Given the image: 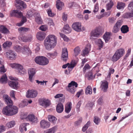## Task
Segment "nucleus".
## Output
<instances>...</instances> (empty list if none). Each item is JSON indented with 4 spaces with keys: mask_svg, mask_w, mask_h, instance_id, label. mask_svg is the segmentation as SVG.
I'll list each match as a JSON object with an SVG mask.
<instances>
[{
    "mask_svg": "<svg viewBox=\"0 0 133 133\" xmlns=\"http://www.w3.org/2000/svg\"><path fill=\"white\" fill-rule=\"evenodd\" d=\"M57 38L54 35L48 36L44 41V44L46 49L50 50L56 46L57 43Z\"/></svg>",
    "mask_w": 133,
    "mask_h": 133,
    "instance_id": "nucleus-1",
    "label": "nucleus"
},
{
    "mask_svg": "<svg viewBox=\"0 0 133 133\" xmlns=\"http://www.w3.org/2000/svg\"><path fill=\"white\" fill-rule=\"evenodd\" d=\"M10 15L12 16L16 17L18 18H20L22 17L21 21L16 24V25L19 26H21L24 23L27 21L26 17L23 16L22 13L18 10L11 11L10 13Z\"/></svg>",
    "mask_w": 133,
    "mask_h": 133,
    "instance_id": "nucleus-2",
    "label": "nucleus"
},
{
    "mask_svg": "<svg viewBox=\"0 0 133 133\" xmlns=\"http://www.w3.org/2000/svg\"><path fill=\"white\" fill-rule=\"evenodd\" d=\"M18 108L16 106L8 105L3 108L2 112L5 115L12 116L16 114L18 112Z\"/></svg>",
    "mask_w": 133,
    "mask_h": 133,
    "instance_id": "nucleus-3",
    "label": "nucleus"
},
{
    "mask_svg": "<svg viewBox=\"0 0 133 133\" xmlns=\"http://www.w3.org/2000/svg\"><path fill=\"white\" fill-rule=\"evenodd\" d=\"M10 66L12 68L17 69L18 74L22 75L26 73V70L23 68L22 65L19 64L11 63L10 64Z\"/></svg>",
    "mask_w": 133,
    "mask_h": 133,
    "instance_id": "nucleus-4",
    "label": "nucleus"
},
{
    "mask_svg": "<svg viewBox=\"0 0 133 133\" xmlns=\"http://www.w3.org/2000/svg\"><path fill=\"white\" fill-rule=\"evenodd\" d=\"M35 61L36 63L42 65H46L49 63V59L43 56L36 57L35 59Z\"/></svg>",
    "mask_w": 133,
    "mask_h": 133,
    "instance_id": "nucleus-5",
    "label": "nucleus"
},
{
    "mask_svg": "<svg viewBox=\"0 0 133 133\" xmlns=\"http://www.w3.org/2000/svg\"><path fill=\"white\" fill-rule=\"evenodd\" d=\"M124 53V50L123 49L117 50L112 58V61L115 62L118 60L123 55Z\"/></svg>",
    "mask_w": 133,
    "mask_h": 133,
    "instance_id": "nucleus-6",
    "label": "nucleus"
},
{
    "mask_svg": "<svg viewBox=\"0 0 133 133\" xmlns=\"http://www.w3.org/2000/svg\"><path fill=\"white\" fill-rule=\"evenodd\" d=\"M78 85L77 83L74 81H72L68 84V90L71 93L74 94L75 91V89L73 87L74 86L76 88L77 87Z\"/></svg>",
    "mask_w": 133,
    "mask_h": 133,
    "instance_id": "nucleus-7",
    "label": "nucleus"
},
{
    "mask_svg": "<svg viewBox=\"0 0 133 133\" xmlns=\"http://www.w3.org/2000/svg\"><path fill=\"white\" fill-rule=\"evenodd\" d=\"M101 35L100 29L98 28H96L91 32V37L92 38L98 37Z\"/></svg>",
    "mask_w": 133,
    "mask_h": 133,
    "instance_id": "nucleus-8",
    "label": "nucleus"
},
{
    "mask_svg": "<svg viewBox=\"0 0 133 133\" xmlns=\"http://www.w3.org/2000/svg\"><path fill=\"white\" fill-rule=\"evenodd\" d=\"M37 91L33 90H29L26 93V97L28 98H34L37 96Z\"/></svg>",
    "mask_w": 133,
    "mask_h": 133,
    "instance_id": "nucleus-9",
    "label": "nucleus"
},
{
    "mask_svg": "<svg viewBox=\"0 0 133 133\" xmlns=\"http://www.w3.org/2000/svg\"><path fill=\"white\" fill-rule=\"evenodd\" d=\"M50 125V123L45 120H42L40 122L41 127L43 129H46L49 128Z\"/></svg>",
    "mask_w": 133,
    "mask_h": 133,
    "instance_id": "nucleus-10",
    "label": "nucleus"
},
{
    "mask_svg": "<svg viewBox=\"0 0 133 133\" xmlns=\"http://www.w3.org/2000/svg\"><path fill=\"white\" fill-rule=\"evenodd\" d=\"M72 26L73 29L76 31L79 32L82 31L81 23L80 22H75L72 24Z\"/></svg>",
    "mask_w": 133,
    "mask_h": 133,
    "instance_id": "nucleus-11",
    "label": "nucleus"
},
{
    "mask_svg": "<svg viewBox=\"0 0 133 133\" xmlns=\"http://www.w3.org/2000/svg\"><path fill=\"white\" fill-rule=\"evenodd\" d=\"M33 37L31 35L28 36L20 35L19 37V40L24 42H27L31 41L32 38Z\"/></svg>",
    "mask_w": 133,
    "mask_h": 133,
    "instance_id": "nucleus-12",
    "label": "nucleus"
},
{
    "mask_svg": "<svg viewBox=\"0 0 133 133\" xmlns=\"http://www.w3.org/2000/svg\"><path fill=\"white\" fill-rule=\"evenodd\" d=\"M68 59V54L67 49L65 48L62 49L61 59L64 61H66Z\"/></svg>",
    "mask_w": 133,
    "mask_h": 133,
    "instance_id": "nucleus-13",
    "label": "nucleus"
},
{
    "mask_svg": "<svg viewBox=\"0 0 133 133\" xmlns=\"http://www.w3.org/2000/svg\"><path fill=\"white\" fill-rule=\"evenodd\" d=\"M39 102L40 104L45 107L49 106L51 104L50 101L47 99H42Z\"/></svg>",
    "mask_w": 133,
    "mask_h": 133,
    "instance_id": "nucleus-14",
    "label": "nucleus"
},
{
    "mask_svg": "<svg viewBox=\"0 0 133 133\" xmlns=\"http://www.w3.org/2000/svg\"><path fill=\"white\" fill-rule=\"evenodd\" d=\"M102 83L101 87L102 89L104 92H106L108 88V82L105 80L101 82Z\"/></svg>",
    "mask_w": 133,
    "mask_h": 133,
    "instance_id": "nucleus-15",
    "label": "nucleus"
},
{
    "mask_svg": "<svg viewBox=\"0 0 133 133\" xmlns=\"http://www.w3.org/2000/svg\"><path fill=\"white\" fill-rule=\"evenodd\" d=\"M28 119L33 123H36L38 122L37 117L33 114L29 115L28 116Z\"/></svg>",
    "mask_w": 133,
    "mask_h": 133,
    "instance_id": "nucleus-16",
    "label": "nucleus"
},
{
    "mask_svg": "<svg viewBox=\"0 0 133 133\" xmlns=\"http://www.w3.org/2000/svg\"><path fill=\"white\" fill-rule=\"evenodd\" d=\"M28 73L29 80L31 82H32L33 81V77L36 73L35 70L34 68L30 69L28 70Z\"/></svg>",
    "mask_w": 133,
    "mask_h": 133,
    "instance_id": "nucleus-17",
    "label": "nucleus"
},
{
    "mask_svg": "<svg viewBox=\"0 0 133 133\" xmlns=\"http://www.w3.org/2000/svg\"><path fill=\"white\" fill-rule=\"evenodd\" d=\"M46 35V34L44 32L40 31L37 33L36 34V37L39 40H43L45 38Z\"/></svg>",
    "mask_w": 133,
    "mask_h": 133,
    "instance_id": "nucleus-18",
    "label": "nucleus"
},
{
    "mask_svg": "<svg viewBox=\"0 0 133 133\" xmlns=\"http://www.w3.org/2000/svg\"><path fill=\"white\" fill-rule=\"evenodd\" d=\"M8 84L11 87L14 89H17L19 87L18 83L16 81H10Z\"/></svg>",
    "mask_w": 133,
    "mask_h": 133,
    "instance_id": "nucleus-19",
    "label": "nucleus"
},
{
    "mask_svg": "<svg viewBox=\"0 0 133 133\" xmlns=\"http://www.w3.org/2000/svg\"><path fill=\"white\" fill-rule=\"evenodd\" d=\"M22 53L24 54H27L28 55H31V51L29 48L26 45H24L21 49Z\"/></svg>",
    "mask_w": 133,
    "mask_h": 133,
    "instance_id": "nucleus-20",
    "label": "nucleus"
},
{
    "mask_svg": "<svg viewBox=\"0 0 133 133\" xmlns=\"http://www.w3.org/2000/svg\"><path fill=\"white\" fill-rule=\"evenodd\" d=\"M6 56L7 58L11 59H13L16 56V55L11 50H9L6 53Z\"/></svg>",
    "mask_w": 133,
    "mask_h": 133,
    "instance_id": "nucleus-21",
    "label": "nucleus"
},
{
    "mask_svg": "<svg viewBox=\"0 0 133 133\" xmlns=\"http://www.w3.org/2000/svg\"><path fill=\"white\" fill-rule=\"evenodd\" d=\"M4 100L6 102L9 106H12L13 105L12 102L9 96L6 95L3 96Z\"/></svg>",
    "mask_w": 133,
    "mask_h": 133,
    "instance_id": "nucleus-22",
    "label": "nucleus"
},
{
    "mask_svg": "<svg viewBox=\"0 0 133 133\" xmlns=\"http://www.w3.org/2000/svg\"><path fill=\"white\" fill-rule=\"evenodd\" d=\"M91 45L90 44H88L86 46L85 49L82 51V55L85 56L87 54L90 50Z\"/></svg>",
    "mask_w": 133,
    "mask_h": 133,
    "instance_id": "nucleus-23",
    "label": "nucleus"
},
{
    "mask_svg": "<svg viewBox=\"0 0 133 133\" xmlns=\"http://www.w3.org/2000/svg\"><path fill=\"white\" fill-rule=\"evenodd\" d=\"M57 53L56 51L54 53H47L46 54V56L49 59H52L55 58L57 55Z\"/></svg>",
    "mask_w": 133,
    "mask_h": 133,
    "instance_id": "nucleus-24",
    "label": "nucleus"
},
{
    "mask_svg": "<svg viewBox=\"0 0 133 133\" xmlns=\"http://www.w3.org/2000/svg\"><path fill=\"white\" fill-rule=\"evenodd\" d=\"M111 36V32H106L103 36V38L106 43H107L109 40Z\"/></svg>",
    "mask_w": 133,
    "mask_h": 133,
    "instance_id": "nucleus-25",
    "label": "nucleus"
},
{
    "mask_svg": "<svg viewBox=\"0 0 133 133\" xmlns=\"http://www.w3.org/2000/svg\"><path fill=\"white\" fill-rule=\"evenodd\" d=\"M123 18L125 19H128L133 17V13L131 12H127L124 13L122 15Z\"/></svg>",
    "mask_w": 133,
    "mask_h": 133,
    "instance_id": "nucleus-26",
    "label": "nucleus"
},
{
    "mask_svg": "<svg viewBox=\"0 0 133 133\" xmlns=\"http://www.w3.org/2000/svg\"><path fill=\"white\" fill-rule=\"evenodd\" d=\"M29 123H23L21 124L19 127V130L21 132H24L26 131L27 128L26 126L27 125H29Z\"/></svg>",
    "mask_w": 133,
    "mask_h": 133,
    "instance_id": "nucleus-27",
    "label": "nucleus"
},
{
    "mask_svg": "<svg viewBox=\"0 0 133 133\" xmlns=\"http://www.w3.org/2000/svg\"><path fill=\"white\" fill-rule=\"evenodd\" d=\"M64 109L63 106L62 104L59 103L57 105L56 107V111L59 113L62 112Z\"/></svg>",
    "mask_w": 133,
    "mask_h": 133,
    "instance_id": "nucleus-28",
    "label": "nucleus"
},
{
    "mask_svg": "<svg viewBox=\"0 0 133 133\" xmlns=\"http://www.w3.org/2000/svg\"><path fill=\"white\" fill-rule=\"evenodd\" d=\"M37 13H38L36 11L34 10H29L27 13V15L29 17H30L32 16H34L35 17L37 15Z\"/></svg>",
    "mask_w": 133,
    "mask_h": 133,
    "instance_id": "nucleus-29",
    "label": "nucleus"
},
{
    "mask_svg": "<svg viewBox=\"0 0 133 133\" xmlns=\"http://www.w3.org/2000/svg\"><path fill=\"white\" fill-rule=\"evenodd\" d=\"M48 119L49 121L54 125L56 123L57 119L55 117L51 115H49L48 116Z\"/></svg>",
    "mask_w": 133,
    "mask_h": 133,
    "instance_id": "nucleus-30",
    "label": "nucleus"
},
{
    "mask_svg": "<svg viewBox=\"0 0 133 133\" xmlns=\"http://www.w3.org/2000/svg\"><path fill=\"white\" fill-rule=\"evenodd\" d=\"M15 124V121L14 120H12L8 122L6 124V126L9 128H10L14 127Z\"/></svg>",
    "mask_w": 133,
    "mask_h": 133,
    "instance_id": "nucleus-31",
    "label": "nucleus"
},
{
    "mask_svg": "<svg viewBox=\"0 0 133 133\" xmlns=\"http://www.w3.org/2000/svg\"><path fill=\"white\" fill-rule=\"evenodd\" d=\"M121 30L122 33H126L129 31V28L127 25H123L121 28Z\"/></svg>",
    "mask_w": 133,
    "mask_h": 133,
    "instance_id": "nucleus-32",
    "label": "nucleus"
},
{
    "mask_svg": "<svg viewBox=\"0 0 133 133\" xmlns=\"http://www.w3.org/2000/svg\"><path fill=\"white\" fill-rule=\"evenodd\" d=\"M72 108V104L71 103H67L65 107V111L67 113H69L70 111Z\"/></svg>",
    "mask_w": 133,
    "mask_h": 133,
    "instance_id": "nucleus-33",
    "label": "nucleus"
},
{
    "mask_svg": "<svg viewBox=\"0 0 133 133\" xmlns=\"http://www.w3.org/2000/svg\"><path fill=\"white\" fill-rule=\"evenodd\" d=\"M57 129V127L55 126L52 128L47 130L44 133H55Z\"/></svg>",
    "mask_w": 133,
    "mask_h": 133,
    "instance_id": "nucleus-34",
    "label": "nucleus"
},
{
    "mask_svg": "<svg viewBox=\"0 0 133 133\" xmlns=\"http://www.w3.org/2000/svg\"><path fill=\"white\" fill-rule=\"evenodd\" d=\"M0 31L4 34H8L9 33L8 29L6 27L3 25L0 27Z\"/></svg>",
    "mask_w": 133,
    "mask_h": 133,
    "instance_id": "nucleus-35",
    "label": "nucleus"
},
{
    "mask_svg": "<svg viewBox=\"0 0 133 133\" xmlns=\"http://www.w3.org/2000/svg\"><path fill=\"white\" fill-rule=\"evenodd\" d=\"M96 44L98 46L99 49L102 48L104 45V43L101 39H98L95 41Z\"/></svg>",
    "mask_w": 133,
    "mask_h": 133,
    "instance_id": "nucleus-36",
    "label": "nucleus"
},
{
    "mask_svg": "<svg viewBox=\"0 0 133 133\" xmlns=\"http://www.w3.org/2000/svg\"><path fill=\"white\" fill-rule=\"evenodd\" d=\"M63 31L66 33H69L71 32V29L70 28L68 24H66L64 26Z\"/></svg>",
    "mask_w": 133,
    "mask_h": 133,
    "instance_id": "nucleus-37",
    "label": "nucleus"
},
{
    "mask_svg": "<svg viewBox=\"0 0 133 133\" xmlns=\"http://www.w3.org/2000/svg\"><path fill=\"white\" fill-rule=\"evenodd\" d=\"M16 3L19 5L22 6L23 8H25L26 5L25 3L21 0H16Z\"/></svg>",
    "mask_w": 133,
    "mask_h": 133,
    "instance_id": "nucleus-38",
    "label": "nucleus"
},
{
    "mask_svg": "<svg viewBox=\"0 0 133 133\" xmlns=\"http://www.w3.org/2000/svg\"><path fill=\"white\" fill-rule=\"evenodd\" d=\"M64 5L63 3L61 2L60 0H58L56 2V4L57 9L59 10H61L62 7Z\"/></svg>",
    "mask_w": 133,
    "mask_h": 133,
    "instance_id": "nucleus-39",
    "label": "nucleus"
},
{
    "mask_svg": "<svg viewBox=\"0 0 133 133\" xmlns=\"http://www.w3.org/2000/svg\"><path fill=\"white\" fill-rule=\"evenodd\" d=\"M37 16L35 17V20L36 22L39 24H41L42 23V21L39 16L38 13H37L36 15Z\"/></svg>",
    "mask_w": 133,
    "mask_h": 133,
    "instance_id": "nucleus-40",
    "label": "nucleus"
},
{
    "mask_svg": "<svg viewBox=\"0 0 133 133\" xmlns=\"http://www.w3.org/2000/svg\"><path fill=\"white\" fill-rule=\"evenodd\" d=\"M114 4L113 2L111 0L110 1V2L107 4L106 5V8L107 10H110L112 8Z\"/></svg>",
    "mask_w": 133,
    "mask_h": 133,
    "instance_id": "nucleus-41",
    "label": "nucleus"
},
{
    "mask_svg": "<svg viewBox=\"0 0 133 133\" xmlns=\"http://www.w3.org/2000/svg\"><path fill=\"white\" fill-rule=\"evenodd\" d=\"M7 77L5 74H4L1 78L0 79V82L1 83H5L7 81Z\"/></svg>",
    "mask_w": 133,
    "mask_h": 133,
    "instance_id": "nucleus-42",
    "label": "nucleus"
},
{
    "mask_svg": "<svg viewBox=\"0 0 133 133\" xmlns=\"http://www.w3.org/2000/svg\"><path fill=\"white\" fill-rule=\"evenodd\" d=\"M92 93V90L91 87L90 86H88L85 89L86 94L87 95H91Z\"/></svg>",
    "mask_w": 133,
    "mask_h": 133,
    "instance_id": "nucleus-43",
    "label": "nucleus"
},
{
    "mask_svg": "<svg viewBox=\"0 0 133 133\" xmlns=\"http://www.w3.org/2000/svg\"><path fill=\"white\" fill-rule=\"evenodd\" d=\"M29 30V28L24 27L19 28L18 29V30L19 33L27 32Z\"/></svg>",
    "mask_w": 133,
    "mask_h": 133,
    "instance_id": "nucleus-44",
    "label": "nucleus"
},
{
    "mask_svg": "<svg viewBox=\"0 0 133 133\" xmlns=\"http://www.w3.org/2000/svg\"><path fill=\"white\" fill-rule=\"evenodd\" d=\"M125 6V4L124 3H118L117 6V9L120 10L124 9Z\"/></svg>",
    "mask_w": 133,
    "mask_h": 133,
    "instance_id": "nucleus-45",
    "label": "nucleus"
},
{
    "mask_svg": "<svg viewBox=\"0 0 133 133\" xmlns=\"http://www.w3.org/2000/svg\"><path fill=\"white\" fill-rule=\"evenodd\" d=\"M81 51L80 48L78 47H76L74 49V54L76 56L78 55Z\"/></svg>",
    "mask_w": 133,
    "mask_h": 133,
    "instance_id": "nucleus-46",
    "label": "nucleus"
},
{
    "mask_svg": "<svg viewBox=\"0 0 133 133\" xmlns=\"http://www.w3.org/2000/svg\"><path fill=\"white\" fill-rule=\"evenodd\" d=\"M128 8V9L133 13V1L131 2L129 4Z\"/></svg>",
    "mask_w": 133,
    "mask_h": 133,
    "instance_id": "nucleus-47",
    "label": "nucleus"
},
{
    "mask_svg": "<svg viewBox=\"0 0 133 133\" xmlns=\"http://www.w3.org/2000/svg\"><path fill=\"white\" fill-rule=\"evenodd\" d=\"M12 45V43L9 41H7L5 42L3 44V47L4 48L9 47L11 46Z\"/></svg>",
    "mask_w": 133,
    "mask_h": 133,
    "instance_id": "nucleus-48",
    "label": "nucleus"
},
{
    "mask_svg": "<svg viewBox=\"0 0 133 133\" xmlns=\"http://www.w3.org/2000/svg\"><path fill=\"white\" fill-rule=\"evenodd\" d=\"M75 63L74 62H71L70 64L69 63L68 65V68L69 71L71 70L75 66Z\"/></svg>",
    "mask_w": 133,
    "mask_h": 133,
    "instance_id": "nucleus-49",
    "label": "nucleus"
},
{
    "mask_svg": "<svg viewBox=\"0 0 133 133\" xmlns=\"http://www.w3.org/2000/svg\"><path fill=\"white\" fill-rule=\"evenodd\" d=\"M82 118H80L78 120L75 122V126H77L80 125L82 123Z\"/></svg>",
    "mask_w": 133,
    "mask_h": 133,
    "instance_id": "nucleus-50",
    "label": "nucleus"
},
{
    "mask_svg": "<svg viewBox=\"0 0 133 133\" xmlns=\"http://www.w3.org/2000/svg\"><path fill=\"white\" fill-rule=\"evenodd\" d=\"M94 122L96 125H98L100 122V119L97 116H95L94 118Z\"/></svg>",
    "mask_w": 133,
    "mask_h": 133,
    "instance_id": "nucleus-51",
    "label": "nucleus"
},
{
    "mask_svg": "<svg viewBox=\"0 0 133 133\" xmlns=\"http://www.w3.org/2000/svg\"><path fill=\"white\" fill-rule=\"evenodd\" d=\"M91 67L88 64H86L83 68V72L85 73L87 70L89 69Z\"/></svg>",
    "mask_w": 133,
    "mask_h": 133,
    "instance_id": "nucleus-52",
    "label": "nucleus"
},
{
    "mask_svg": "<svg viewBox=\"0 0 133 133\" xmlns=\"http://www.w3.org/2000/svg\"><path fill=\"white\" fill-rule=\"evenodd\" d=\"M90 123L89 122H88L87 124L83 127L82 130L83 132H85L90 126Z\"/></svg>",
    "mask_w": 133,
    "mask_h": 133,
    "instance_id": "nucleus-53",
    "label": "nucleus"
},
{
    "mask_svg": "<svg viewBox=\"0 0 133 133\" xmlns=\"http://www.w3.org/2000/svg\"><path fill=\"white\" fill-rule=\"evenodd\" d=\"M61 36L63 39L66 42L69 41V39L65 35L62 34L60 33Z\"/></svg>",
    "mask_w": 133,
    "mask_h": 133,
    "instance_id": "nucleus-54",
    "label": "nucleus"
},
{
    "mask_svg": "<svg viewBox=\"0 0 133 133\" xmlns=\"http://www.w3.org/2000/svg\"><path fill=\"white\" fill-rule=\"evenodd\" d=\"M81 104V101L78 102L76 106V110L77 112H78L80 111V107Z\"/></svg>",
    "mask_w": 133,
    "mask_h": 133,
    "instance_id": "nucleus-55",
    "label": "nucleus"
},
{
    "mask_svg": "<svg viewBox=\"0 0 133 133\" xmlns=\"http://www.w3.org/2000/svg\"><path fill=\"white\" fill-rule=\"evenodd\" d=\"M87 75L88 79L90 80L94 78L95 77V75L94 76H93L92 73L91 72H90Z\"/></svg>",
    "mask_w": 133,
    "mask_h": 133,
    "instance_id": "nucleus-56",
    "label": "nucleus"
},
{
    "mask_svg": "<svg viewBox=\"0 0 133 133\" xmlns=\"http://www.w3.org/2000/svg\"><path fill=\"white\" fill-rule=\"evenodd\" d=\"M28 104V103L25 102H22L19 104V106L21 108H23L26 106Z\"/></svg>",
    "mask_w": 133,
    "mask_h": 133,
    "instance_id": "nucleus-57",
    "label": "nucleus"
},
{
    "mask_svg": "<svg viewBox=\"0 0 133 133\" xmlns=\"http://www.w3.org/2000/svg\"><path fill=\"white\" fill-rule=\"evenodd\" d=\"M0 67V72H1L4 73L6 72V69L4 68V65H1Z\"/></svg>",
    "mask_w": 133,
    "mask_h": 133,
    "instance_id": "nucleus-58",
    "label": "nucleus"
},
{
    "mask_svg": "<svg viewBox=\"0 0 133 133\" xmlns=\"http://www.w3.org/2000/svg\"><path fill=\"white\" fill-rule=\"evenodd\" d=\"M48 14L49 16L52 17L54 15V14L52 13L51 9H49L47 10Z\"/></svg>",
    "mask_w": 133,
    "mask_h": 133,
    "instance_id": "nucleus-59",
    "label": "nucleus"
},
{
    "mask_svg": "<svg viewBox=\"0 0 133 133\" xmlns=\"http://www.w3.org/2000/svg\"><path fill=\"white\" fill-rule=\"evenodd\" d=\"M14 49L17 52H19L21 50V47L18 45H16L14 47Z\"/></svg>",
    "mask_w": 133,
    "mask_h": 133,
    "instance_id": "nucleus-60",
    "label": "nucleus"
},
{
    "mask_svg": "<svg viewBox=\"0 0 133 133\" xmlns=\"http://www.w3.org/2000/svg\"><path fill=\"white\" fill-rule=\"evenodd\" d=\"M47 29V26L45 25H42L40 27V29L42 31H45Z\"/></svg>",
    "mask_w": 133,
    "mask_h": 133,
    "instance_id": "nucleus-61",
    "label": "nucleus"
},
{
    "mask_svg": "<svg viewBox=\"0 0 133 133\" xmlns=\"http://www.w3.org/2000/svg\"><path fill=\"white\" fill-rule=\"evenodd\" d=\"M15 91L14 90H12L10 91V96L14 99H15L16 98L15 95Z\"/></svg>",
    "mask_w": 133,
    "mask_h": 133,
    "instance_id": "nucleus-62",
    "label": "nucleus"
},
{
    "mask_svg": "<svg viewBox=\"0 0 133 133\" xmlns=\"http://www.w3.org/2000/svg\"><path fill=\"white\" fill-rule=\"evenodd\" d=\"M116 18L114 17H110L109 19V22L110 23H112L115 22Z\"/></svg>",
    "mask_w": 133,
    "mask_h": 133,
    "instance_id": "nucleus-63",
    "label": "nucleus"
},
{
    "mask_svg": "<svg viewBox=\"0 0 133 133\" xmlns=\"http://www.w3.org/2000/svg\"><path fill=\"white\" fill-rule=\"evenodd\" d=\"M48 24L50 26H54L55 24L52 19H49L48 22Z\"/></svg>",
    "mask_w": 133,
    "mask_h": 133,
    "instance_id": "nucleus-64",
    "label": "nucleus"
}]
</instances>
